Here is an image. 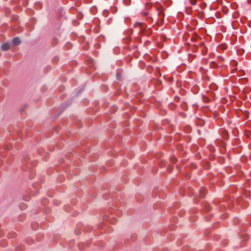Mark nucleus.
Listing matches in <instances>:
<instances>
[{"label": "nucleus", "instance_id": "1", "mask_svg": "<svg viewBox=\"0 0 251 251\" xmlns=\"http://www.w3.org/2000/svg\"><path fill=\"white\" fill-rule=\"evenodd\" d=\"M136 26L139 27L140 28V32L142 34H145L146 35H150L151 33V30L150 28L146 29V26L141 23H137L136 24Z\"/></svg>", "mask_w": 251, "mask_h": 251}, {"label": "nucleus", "instance_id": "2", "mask_svg": "<svg viewBox=\"0 0 251 251\" xmlns=\"http://www.w3.org/2000/svg\"><path fill=\"white\" fill-rule=\"evenodd\" d=\"M12 43L14 45H18L20 44L21 41L18 37H15L12 40Z\"/></svg>", "mask_w": 251, "mask_h": 251}, {"label": "nucleus", "instance_id": "3", "mask_svg": "<svg viewBox=\"0 0 251 251\" xmlns=\"http://www.w3.org/2000/svg\"><path fill=\"white\" fill-rule=\"evenodd\" d=\"M1 49L2 50L6 51L9 49V45L7 43H4L1 45Z\"/></svg>", "mask_w": 251, "mask_h": 251}, {"label": "nucleus", "instance_id": "4", "mask_svg": "<svg viewBox=\"0 0 251 251\" xmlns=\"http://www.w3.org/2000/svg\"><path fill=\"white\" fill-rule=\"evenodd\" d=\"M200 194L201 197H203L205 195V189L204 188H201L200 189Z\"/></svg>", "mask_w": 251, "mask_h": 251}, {"label": "nucleus", "instance_id": "5", "mask_svg": "<svg viewBox=\"0 0 251 251\" xmlns=\"http://www.w3.org/2000/svg\"><path fill=\"white\" fill-rule=\"evenodd\" d=\"M84 244L83 243H80L78 244V247L79 250H82L83 247H84Z\"/></svg>", "mask_w": 251, "mask_h": 251}, {"label": "nucleus", "instance_id": "6", "mask_svg": "<svg viewBox=\"0 0 251 251\" xmlns=\"http://www.w3.org/2000/svg\"><path fill=\"white\" fill-rule=\"evenodd\" d=\"M170 160L171 162L173 163H175L177 160L175 156L172 157Z\"/></svg>", "mask_w": 251, "mask_h": 251}, {"label": "nucleus", "instance_id": "7", "mask_svg": "<svg viewBox=\"0 0 251 251\" xmlns=\"http://www.w3.org/2000/svg\"><path fill=\"white\" fill-rule=\"evenodd\" d=\"M190 2L192 5H195L196 3V0H189Z\"/></svg>", "mask_w": 251, "mask_h": 251}, {"label": "nucleus", "instance_id": "8", "mask_svg": "<svg viewBox=\"0 0 251 251\" xmlns=\"http://www.w3.org/2000/svg\"><path fill=\"white\" fill-rule=\"evenodd\" d=\"M163 13L161 11L158 12V16L160 18H162L163 16Z\"/></svg>", "mask_w": 251, "mask_h": 251}, {"label": "nucleus", "instance_id": "9", "mask_svg": "<svg viewBox=\"0 0 251 251\" xmlns=\"http://www.w3.org/2000/svg\"><path fill=\"white\" fill-rule=\"evenodd\" d=\"M232 65H236L237 64V62L235 61H233L231 62Z\"/></svg>", "mask_w": 251, "mask_h": 251}, {"label": "nucleus", "instance_id": "10", "mask_svg": "<svg viewBox=\"0 0 251 251\" xmlns=\"http://www.w3.org/2000/svg\"><path fill=\"white\" fill-rule=\"evenodd\" d=\"M112 224H114V222L113 221H112V222H110Z\"/></svg>", "mask_w": 251, "mask_h": 251}, {"label": "nucleus", "instance_id": "11", "mask_svg": "<svg viewBox=\"0 0 251 251\" xmlns=\"http://www.w3.org/2000/svg\"><path fill=\"white\" fill-rule=\"evenodd\" d=\"M105 219L106 220H109V219L107 218H105Z\"/></svg>", "mask_w": 251, "mask_h": 251}]
</instances>
